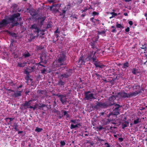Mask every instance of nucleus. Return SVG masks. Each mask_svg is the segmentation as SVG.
Masks as SVG:
<instances>
[{"label":"nucleus","mask_w":147,"mask_h":147,"mask_svg":"<svg viewBox=\"0 0 147 147\" xmlns=\"http://www.w3.org/2000/svg\"><path fill=\"white\" fill-rule=\"evenodd\" d=\"M20 14L18 13L12 15L10 17L8 18V20L12 24V27L19 24L18 22H20L22 20L21 17H20Z\"/></svg>","instance_id":"1"},{"label":"nucleus","mask_w":147,"mask_h":147,"mask_svg":"<svg viewBox=\"0 0 147 147\" xmlns=\"http://www.w3.org/2000/svg\"><path fill=\"white\" fill-rule=\"evenodd\" d=\"M66 59L65 54L63 52H62L58 56V58L56 60L57 63L56 67H59L62 65H65L66 64L65 61Z\"/></svg>","instance_id":"2"},{"label":"nucleus","mask_w":147,"mask_h":147,"mask_svg":"<svg viewBox=\"0 0 147 147\" xmlns=\"http://www.w3.org/2000/svg\"><path fill=\"white\" fill-rule=\"evenodd\" d=\"M116 99L115 97L113 95L110 97L109 99V102L102 103L101 102H98V105L99 107L101 108H107L110 107L114 104V100Z\"/></svg>","instance_id":"3"},{"label":"nucleus","mask_w":147,"mask_h":147,"mask_svg":"<svg viewBox=\"0 0 147 147\" xmlns=\"http://www.w3.org/2000/svg\"><path fill=\"white\" fill-rule=\"evenodd\" d=\"M72 74V70L71 69H69L66 70V71L60 75V77H62V79L63 78H67L69 77Z\"/></svg>","instance_id":"4"},{"label":"nucleus","mask_w":147,"mask_h":147,"mask_svg":"<svg viewBox=\"0 0 147 147\" xmlns=\"http://www.w3.org/2000/svg\"><path fill=\"white\" fill-rule=\"evenodd\" d=\"M30 28L35 33H37V36H39V32L41 31V30L38 27L37 25L35 24L32 25Z\"/></svg>","instance_id":"5"},{"label":"nucleus","mask_w":147,"mask_h":147,"mask_svg":"<svg viewBox=\"0 0 147 147\" xmlns=\"http://www.w3.org/2000/svg\"><path fill=\"white\" fill-rule=\"evenodd\" d=\"M84 99L85 100H89L91 101L92 100H94L96 98L94 96V94L93 93H90L88 95H84Z\"/></svg>","instance_id":"6"},{"label":"nucleus","mask_w":147,"mask_h":147,"mask_svg":"<svg viewBox=\"0 0 147 147\" xmlns=\"http://www.w3.org/2000/svg\"><path fill=\"white\" fill-rule=\"evenodd\" d=\"M56 96L59 98V100L63 104H64L66 103L67 98L65 95H63L58 94H57Z\"/></svg>","instance_id":"7"},{"label":"nucleus","mask_w":147,"mask_h":147,"mask_svg":"<svg viewBox=\"0 0 147 147\" xmlns=\"http://www.w3.org/2000/svg\"><path fill=\"white\" fill-rule=\"evenodd\" d=\"M93 64L96 68L98 67L102 69L105 66V65L103 64L100 62L98 61V60L97 59L94 63Z\"/></svg>","instance_id":"8"},{"label":"nucleus","mask_w":147,"mask_h":147,"mask_svg":"<svg viewBox=\"0 0 147 147\" xmlns=\"http://www.w3.org/2000/svg\"><path fill=\"white\" fill-rule=\"evenodd\" d=\"M118 94L122 98H129L128 93H127L121 91L119 92Z\"/></svg>","instance_id":"9"},{"label":"nucleus","mask_w":147,"mask_h":147,"mask_svg":"<svg viewBox=\"0 0 147 147\" xmlns=\"http://www.w3.org/2000/svg\"><path fill=\"white\" fill-rule=\"evenodd\" d=\"M46 19V17L43 16L39 17L38 18V22H40V25L41 26L43 24L44 21Z\"/></svg>","instance_id":"10"},{"label":"nucleus","mask_w":147,"mask_h":147,"mask_svg":"<svg viewBox=\"0 0 147 147\" xmlns=\"http://www.w3.org/2000/svg\"><path fill=\"white\" fill-rule=\"evenodd\" d=\"M132 88L134 90H135V91L138 92L140 91L142 92V88L139 85L136 84H135L132 86Z\"/></svg>","instance_id":"11"},{"label":"nucleus","mask_w":147,"mask_h":147,"mask_svg":"<svg viewBox=\"0 0 147 147\" xmlns=\"http://www.w3.org/2000/svg\"><path fill=\"white\" fill-rule=\"evenodd\" d=\"M142 92L140 91L138 92L134 91L133 92H130L128 93L129 98H130L133 96H136L137 95L140 94Z\"/></svg>","instance_id":"12"},{"label":"nucleus","mask_w":147,"mask_h":147,"mask_svg":"<svg viewBox=\"0 0 147 147\" xmlns=\"http://www.w3.org/2000/svg\"><path fill=\"white\" fill-rule=\"evenodd\" d=\"M14 93L12 94V96L14 98H18L21 96L22 91H18L17 90L15 92H13Z\"/></svg>","instance_id":"13"},{"label":"nucleus","mask_w":147,"mask_h":147,"mask_svg":"<svg viewBox=\"0 0 147 147\" xmlns=\"http://www.w3.org/2000/svg\"><path fill=\"white\" fill-rule=\"evenodd\" d=\"M82 1L83 0H73L72 5L73 6H76L78 7H79Z\"/></svg>","instance_id":"14"},{"label":"nucleus","mask_w":147,"mask_h":147,"mask_svg":"<svg viewBox=\"0 0 147 147\" xmlns=\"http://www.w3.org/2000/svg\"><path fill=\"white\" fill-rule=\"evenodd\" d=\"M9 23L5 19H3L1 21H0V29L3 26L7 25Z\"/></svg>","instance_id":"15"},{"label":"nucleus","mask_w":147,"mask_h":147,"mask_svg":"<svg viewBox=\"0 0 147 147\" xmlns=\"http://www.w3.org/2000/svg\"><path fill=\"white\" fill-rule=\"evenodd\" d=\"M47 93L46 91L45 90H38L37 91V93L38 95L40 96H44Z\"/></svg>","instance_id":"16"},{"label":"nucleus","mask_w":147,"mask_h":147,"mask_svg":"<svg viewBox=\"0 0 147 147\" xmlns=\"http://www.w3.org/2000/svg\"><path fill=\"white\" fill-rule=\"evenodd\" d=\"M92 57H93L92 56H90L88 55L86 57V60H87V61H91L93 63H94L97 59V58L95 56H94V58H92Z\"/></svg>","instance_id":"17"},{"label":"nucleus","mask_w":147,"mask_h":147,"mask_svg":"<svg viewBox=\"0 0 147 147\" xmlns=\"http://www.w3.org/2000/svg\"><path fill=\"white\" fill-rule=\"evenodd\" d=\"M47 54L45 53H42L40 57V60H41V62L42 61H44V60H47Z\"/></svg>","instance_id":"18"},{"label":"nucleus","mask_w":147,"mask_h":147,"mask_svg":"<svg viewBox=\"0 0 147 147\" xmlns=\"http://www.w3.org/2000/svg\"><path fill=\"white\" fill-rule=\"evenodd\" d=\"M31 56L30 54L27 51H25L22 54V56L25 58H26Z\"/></svg>","instance_id":"19"},{"label":"nucleus","mask_w":147,"mask_h":147,"mask_svg":"<svg viewBox=\"0 0 147 147\" xmlns=\"http://www.w3.org/2000/svg\"><path fill=\"white\" fill-rule=\"evenodd\" d=\"M47 62V60H44V61H42V62H41V60H40V61L38 63H36V65H40L42 66L43 67H45V66L41 64V63H43L44 64H46Z\"/></svg>","instance_id":"20"},{"label":"nucleus","mask_w":147,"mask_h":147,"mask_svg":"<svg viewBox=\"0 0 147 147\" xmlns=\"http://www.w3.org/2000/svg\"><path fill=\"white\" fill-rule=\"evenodd\" d=\"M113 105H114V106L115 107V108L114 109L116 110V111H118L119 112V111L120 110V109H119V108H120L122 106L119 104H115V103H114V104Z\"/></svg>","instance_id":"21"},{"label":"nucleus","mask_w":147,"mask_h":147,"mask_svg":"<svg viewBox=\"0 0 147 147\" xmlns=\"http://www.w3.org/2000/svg\"><path fill=\"white\" fill-rule=\"evenodd\" d=\"M31 101V100H30L28 102L27 101H25V103L23 104H22L21 106V108L23 109V107H26V106H29L30 105L29 102Z\"/></svg>","instance_id":"22"},{"label":"nucleus","mask_w":147,"mask_h":147,"mask_svg":"<svg viewBox=\"0 0 147 147\" xmlns=\"http://www.w3.org/2000/svg\"><path fill=\"white\" fill-rule=\"evenodd\" d=\"M141 122V119L137 117L136 119L134 120L133 124L136 125L138 123H140Z\"/></svg>","instance_id":"23"},{"label":"nucleus","mask_w":147,"mask_h":147,"mask_svg":"<svg viewBox=\"0 0 147 147\" xmlns=\"http://www.w3.org/2000/svg\"><path fill=\"white\" fill-rule=\"evenodd\" d=\"M119 114V112L118 111H117L114 109H113V111L110 113V114L113 115H117Z\"/></svg>","instance_id":"24"},{"label":"nucleus","mask_w":147,"mask_h":147,"mask_svg":"<svg viewBox=\"0 0 147 147\" xmlns=\"http://www.w3.org/2000/svg\"><path fill=\"white\" fill-rule=\"evenodd\" d=\"M66 11L67 9H65V7L62 10V13H60V15L62 16L63 18H64L65 17Z\"/></svg>","instance_id":"25"},{"label":"nucleus","mask_w":147,"mask_h":147,"mask_svg":"<svg viewBox=\"0 0 147 147\" xmlns=\"http://www.w3.org/2000/svg\"><path fill=\"white\" fill-rule=\"evenodd\" d=\"M123 66L122 67V68L125 69H126L127 67H129L128 62L126 61V62L123 63Z\"/></svg>","instance_id":"26"},{"label":"nucleus","mask_w":147,"mask_h":147,"mask_svg":"<svg viewBox=\"0 0 147 147\" xmlns=\"http://www.w3.org/2000/svg\"><path fill=\"white\" fill-rule=\"evenodd\" d=\"M44 46H42V45H40L39 46H36V50L37 51H39L44 49Z\"/></svg>","instance_id":"27"},{"label":"nucleus","mask_w":147,"mask_h":147,"mask_svg":"<svg viewBox=\"0 0 147 147\" xmlns=\"http://www.w3.org/2000/svg\"><path fill=\"white\" fill-rule=\"evenodd\" d=\"M79 63L80 62V63L81 65H84L85 61L84 60L82 57H80L79 60Z\"/></svg>","instance_id":"28"},{"label":"nucleus","mask_w":147,"mask_h":147,"mask_svg":"<svg viewBox=\"0 0 147 147\" xmlns=\"http://www.w3.org/2000/svg\"><path fill=\"white\" fill-rule=\"evenodd\" d=\"M98 35H101L103 36H105L106 35V31L104 30H102L101 31H98Z\"/></svg>","instance_id":"29"},{"label":"nucleus","mask_w":147,"mask_h":147,"mask_svg":"<svg viewBox=\"0 0 147 147\" xmlns=\"http://www.w3.org/2000/svg\"><path fill=\"white\" fill-rule=\"evenodd\" d=\"M40 71L41 73L43 75L46 74V73H47V69L44 68L42 69H41L40 70Z\"/></svg>","instance_id":"30"},{"label":"nucleus","mask_w":147,"mask_h":147,"mask_svg":"<svg viewBox=\"0 0 147 147\" xmlns=\"http://www.w3.org/2000/svg\"><path fill=\"white\" fill-rule=\"evenodd\" d=\"M116 27L117 28H120L121 29H123L124 27L121 24H119L118 22L116 23Z\"/></svg>","instance_id":"31"},{"label":"nucleus","mask_w":147,"mask_h":147,"mask_svg":"<svg viewBox=\"0 0 147 147\" xmlns=\"http://www.w3.org/2000/svg\"><path fill=\"white\" fill-rule=\"evenodd\" d=\"M96 51H90V53L88 55L89 56H93V57L92 58H94V55L96 54Z\"/></svg>","instance_id":"32"},{"label":"nucleus","mask_w":147,"mask_h":147,"mask_svg":"<svg viewBox=\"0 0 147 147\" xmlns=\"http://www.w3.org/2000/svg\"><path fill=\"white\" fill-rule=\"evenodd\" d=\"M139 72L138 70L136 68H134L132 71V73L134 75H136V73H139Z\"/></svg>","instance_id":"33"},{"label":"nucleus","mask_w":147,"mask_h":147,"mask_svg":"<svg viewBox=\"0 0 147 147\" xmlns=\"http://www.w3.org/2000/svg\"><path fill=\"white\" fill-rule=\"evenodd\" d=\"M65 84V82L61 80H60L58 83V84L59 86H63Z\"/></svg>","instance_id":"34"},{"label":"nucleus","mask_w":147,"mask_h":147,"mask_svg":"<svg viewBox=\"0 0 147 147\" xmlns=\"http://www.w3.org/2000/svg\"><path fill=\"white\" fill-rule=\"evenodd\" d=\"M63 111L64 115L65 116V115L66 118L69 119L70 118L69 114L67 113L66 111L64 110H63Z\"/></svg>","instance_id":"35"},{"label":"nucleus","mask_w":147,"mask_h":147,"mask_svg":"<svg viewBox=\"0 0 147 147\" xmlns=\"http://www.w3.org/2000/svg\"><path fill=\"white\" fill-rule=\"evenodd\" d=\"M29 13L31 15L34 16L36 15V13L31 10H29Z\"/></svg>","instance_id":"36"},{"label":"nucleus","mask_w":147,"mask_h":147,"mask_svg":"<svg viewBox=\"0 0 147 147\" xmlns=\"http://www.w3.org/2000/svg\"><path fill=\"white\" fill-rule=\"evenodd\" d=\"M43 130L42 128H39L37 127L35 129V131L38 132H39Z\"/></svg>","instance_id":"37"},{"label":"nucleus","mask_w":147,"mask_h":147,"mask_svg":"<svg viewBox=\"0 0 147 147\" xmlns=\"http://www.w3.org/2000/svg\"><path fill=\"white\" fill-rule=\"evenodd\" d=\"M6 90L7 91V93L8 94H10L11 92H14V91L13 90H11L10 89H6Z\"/></svg>","instance_id":"38"},{"label":"nucleus","mask_w":147,"mask_h":147,"mask_svg":"<svg viewBox=\"0 0 147 147\" xmlns=\"http://www.w3.org/2000/svg\"><path fill=\"white\" fill-rule=\"evenodd\" d=\"M88 10V9L86 7H84L83 9H82L80 11V12H81V13H83V12H86Z\"/></svg>","instance_id":"39"},{"label":"nucleus","mask_w":147,"mask_h":147,"mask_svg":"<svg viewBox=\"0 0 147 147\" xmlns=\"http://www.w3.org/2000/svg\"><path fill=\"white\" fill-rule=\"evenodd\" d=\"M53 5H54V7H55L57 8H59L61 6V4H59L55 3L53 4Z\"/></svg>","instance_id":"40"},{"label":"nucleus","mask_w":147,"mask_h":147,"mask_svg":"<svg viewBox=\"0 0 147 147\" xmlns=\"http://www.w3.org/2000/svg\"><path fill=\"white\" fill-rule=\"evenodd\" d=\"M11 126L13 127V128L15 127H18V123L16 122H14L13 123V125H11Z\"/></svg>","instance_id":"41"},{"label":"nucleus","mask_w":147,"mask_h":147,"mask_svg":"<svg viewBox=\"0 0 147 147\" xmlns=\"http://www.w3.org/2000/svg\"><path fill=\"white\" fill-rule=\"evenodd\" d=\"M77 127H78L76 124V125H74L73 124H71V125L70 128L71 129H72Z\"/></svg>","instance_id":"42"},{"label":"nucleus","mask_w":147,"mask_h":147,"mask_svg":"<svg viewBox=\"0 0 147 147\" xmlns=\"http://www.w3.org/2000/svg\"><path fill=\"white\" fill-rule=\"evenodd\" d=\"M108 121H109V122H111V123L113 124H116V121H114L113 120H111V119H108Z\"/></svg>","instance_id":"43"},{"label":"nucleus","mask_w":147,"mask_h":147,"mask_svg":"<svg viewBox=\"0 0 147 147\" xmlns=\"http://www.w3.org/2000/svg\"><path fill=\"white\" fill-rule=\"evenodd\" d=\"M98 102H97L96 103V105H94L93 106V108L94 109H97L98 108Z\"/></svg>","instance_id":"44"},{"label":"nucleus","mask_w":147,"mask_h":147,"mask_svg":"<svg viewBox=\"0 0 147 147\" xmlns=\"http://www.w3.org/2000/svg\"><path fill=\"white\" fill-rule=\"evenodd\" d=\"M60 144L61 146H63L65 145V143L64 141H61L60 142Z\"/></svg>","instance_id":"45"},{"label":"nucleus","mask_w":147,"mask_h":147,"mask_svg":"<svg viewBox=\"0 0 147 147\" xmlns=\"http://www.w3.org/2000/svg\"><path fill=\"white\" fill-rule=\"evenodd\" d=\"M99 14L98 12L96 11H93L92 13V15L93 16H95L96 15H98Z\"/></svg>","instance_id":"46"},{"label":"nucleus","mask_w":147,"mask_h":147,"mask_svg":"<svg viewBox=\"0 0 147 147\" xmlns=\"http://www.w3.org/2000/svg\"><path fill=\"white\" fill-rule=\"evenodd\" d=\"M90 20L94 24H96L95 22L94 19V18L92 17L90 19Z\"/></svg>","instance_id":"47"},{"label":"nucleus","mask_w":147,"mask_h":147,"mask_svg":"<svg viewBox=\"0 0 147 147\" xmlns=\"http://www.w3.org/2000/svg\"><path fill=\"white\" fill-rule=\"evenodd\" d=\"M95 42L94 41H93V42H91V46L92 48L94 49L95 47Z\"/></svg>","instance_id":"48"},{"label":"nucleus","mask_w":147,"mask_h":147,"mask_svg":"<svg viewBox=\"0 0 147 147\" xmlns=\"http://www.w3.org/2000/svg\"><path fill=\"white\" fill-rule=\"evenodd\" d=\"M127 127V125L125 123H122V129H124L125 128Z\"/></svg>","instance_id":"49"},{"label":"nucleus","mask_w":147,"mask_h":147,"mask_svg":"<svg viewBox=\"0 0 147 147\" xmlns=\"http://www.w3.org/2000/svg\"><path fill=\"white\" fill-rule=\"evenodd\" d=\"M104 147H111V145L107 142L105 143L104 144Z\"/></svg>","instance_id":"50"},{"label":"nucleus","mask_w":147,"mask_h":147,"mask_svg":"<svg viewBox=\"0 0 147 147\" xmlns=\"http://www.w3.org/2000/svg\"><path fill=\"white\" fill-rule=\"evenodd\" d=\"M17 66L20 67H23L24 66V65L22 64V63H18Z\"/></svg>","instance_id":"51"},{"label":"nucleus","mask_w":147,"mask_h":147,"mask_svg":"<svg viewBox=\"0 0 147 147\" xmlns=\"http://www.w3.org/2000/svg\"><path fill=\"white\" fill-rule=\"evenodd\" d=\"M110 13L113 16V17L117 15V13L113 12L111 13Z\"/></svg>","instance_id":"52"},{"label":"nucleus","mask_w":147,"mask_h":147,"mask_svg":"<svg viewBox=\"0 0 147 147\" xmlns=\"http://www.w3.org/2000/svg\"><path fill=\"white\" fill-rule=\"evenodd\" d=\"M90 93H91V92L90 91H88L87 92H84V95L89 94Z\"/></svg>","instance_id":"53"},{"label":"nucleus","mask_w":147,"mask_h":147,"mask_svg":"<svg viewBox=\"0 0 147 147\" xmlns=\"http://www.w3.org/2000/svg\"><path fill=\"white\" fill-rule=\"evenodd\" d=\"M55 65H53L52 67V68L53 70L54 71H56L57 69L56 68V67H55Z\"/></svg>","instance_id":"54"},{"label":"nucleus","mask_w":147,"mask_h":147,"mask_svg":"<svg viewBox=\"0 0 147 147\" xmlns=\"http://www.w3.org/2000/svg\"><path fill=\"white\" fill-rule=\"evenodd\" d=\"M89 144V145L90 146V147H93L94 145V143L92 142H90V143Z\"/></svg>","instance_id":"55"},{"label":"nucleus","mask_w":147,"mask_h":147,"mask_svg":"<svg viewBox=\"0 0 147 147\" xmlns=\"http://www.w3.org/2000/svg\"><path fill=\"white\" fill-rule=\"evenodd\" d=\"M51 26L52 25L51 24L48 23L47 25V28H51L52 27Z\"/></svg>","instance_id":"56"},{"label":"nucleus","mask_w":147,"mask_h":147,"mask_svg":"<svg viewBox=\"0 0 147 147\" xmlns=\"http://www.w3.org/2000/svg\"><path fill=\"white\" fill-rule=\"evenodd\" d=\"M142 47H141V48L142 49H144V51H146V49H147V47L145 46L144 45H142Z\"/></svg>","instance_id":"57"},{"label":"nucleus","mask_w":147,"mask_h":147,"mask_svg":"<svg viewBox=\"0 0 147 147\" xmlns=\"http://www.w3.org/2000/svg\"><path fill=\"white\" fill-rule=\"evenodd\" d=\"M123 138H122V137L119 138H118V140L120 142H122L123 141Z\"/></svg>","instance_id":"58"},{"label":"nucleus","mask_w":147,"mask_h":147,"mask_svg":"<svg viewBox=\"0 0 147 147\" xmlns=\"http://www.w3.org/2000/svg\"><path fill=\"white\" fill-rule=\"evenodd\" d=\"M97 129L100 131L102 129H104V128H103L102 126H100L99 127H97Z\"/></svg>","instance_id":"59"},{"label":"nucleus","mask_w":147,"mask_h":147,"mask_svg":"<svg viewBox=\"0 0 147 147\" xmlns=\"http://www.w3.org/2000/svg\"><path fill=\"white\" fill-rule=\"evenodd\" d=\"M129 27H127L125 29V31L126 32H128L129 31Z\"/></svg>","instance_id":"60"},{"label":"nucleus","mask_w":147,"mask_h":147,"mask_svg":"<svg viewBox=\"0 0 147 147\" xmlns=\"http://www.w3.org/2000/svg\"><path fill=\"white\" fill-rule=\"evenodd\" d=\"M41 30V31H40L41 32L40 34H41L42 35H43L45 34V33H44V31L42 30Z\"/></svg>","instance_id":"61"},{"label":"nucleus","mask_w":147,"mask_h":147,"mask_svg":"<svg viewBox=\"0 0 147 147\" xmlns=\"http://www.w3.org/2000/svg\"><path fill=\"white\" fill-rule=\"evenodd\" d=\"M55 0H49L48 1L49 3H53L55 2Z\"/></svg>","instance_id":"62"},{"label":"nucleus","mask_w":147,"mask_h":147,"mask_svg":"<svg viewBox=\"0 0 147 147\" xmlns=\"http://www.w3.org/2000/svg\"><path fill=\"white\" fill-rule=\"evenodd\" d=\"M25 72L26 74L27 75H29V72L26 70H25Z\"/></svg>","instance_id":"63"},{"label":"nucleus","mask_w":147,"mask_h":147,"mask_svg":"<svg viewBox=\"0 0 147 147\" xmlns=\"http://www.w3.org/2000/svg\"><path fill=\"white\" fill-rule=\"evenodd\" d=\"M29 78V77L28 75H27L25 77V79L26 80H28Z\"/></svg>","instance_id":"64"}]
</instances>
